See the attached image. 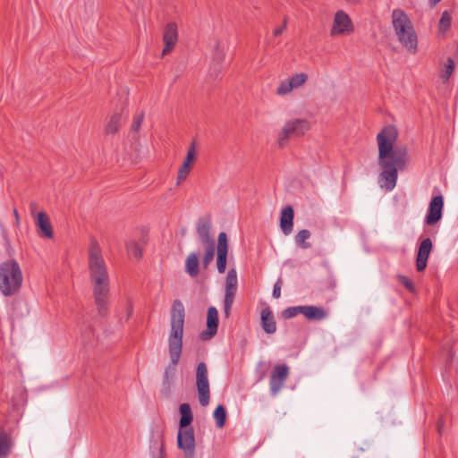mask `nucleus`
Segmentation results:
<instances>
[{"label":"nucleus","instance_id":"39448f33","mask_svg":"<svg viewBox=\"0 0 458 458\" xmlns=\"http://www.w3.org/2000/svg\"><path fill=\"white\" fill-rule=\"evenodd\" d=\"M22 279V273L17 261L11 259L0 264V292L4 296H12L18 293Z\"/></svg>","mask_w":458,"mask_h":458},{"label":"nucleus","instance_id":"dca6fc26","mask_svg":"<svg viewBox=\"0 0 458 458\" xmlns=\"http://www.w3.org/2000/svg\"><path fill=\"white\" fill-rule=\"evenodd\" d=\"M443 205V197L440 195L435 196L431 199L426 216V224L433 225L441 219Z\"/></svg>","mask_w":458,"mask_h":458},{"label":"nucleus","instance_id":"2f4dec72","mask_svg":"<svg viewBox=\"0 0 458 458\" xmlns=\"http://www.w3.org/2000/svg\"><path fill=\"white\" fill-rule=\"evenodd\" d=\"M128 254L130 256L134 257L135 259H139L142 255V250L140 245L134 242L131 241L126 245Z\"/></svg>","mask_w":458,"mask_h":458},{"label":"nucleus","instance_id":"f257e3e1","mask_svg":"<svg viewBox=\"0 0 458 458\" xmlns=\"http://www.w3.org/2000/svg\"><path fill=\"white\" fill-rule=\"evenodd\" d=\"M397 129L393 125L385 126L377 135L378 165L382 169L379 175L381 187L392 191L398 178V171L404 170L409 161L406 147L395 146Z\"/></svg>","mask_w":458,"mask_h":458},{"label":"nucleus","instance_id":"c85d7f7f","mask_svg":"<svg viewBox=\"0 0 458 458\" xmlns=\"http://www.w3.org/2000/svg\"><path fill=\"white\" fill-rule=\"evenodd\" d=\"M310 237V232L307 229L301 230L296 235H295V242L298 246H300L302 249H309L310 247V243L307 242L306 240H308Z\"/></svg>","mask_w":458,"mask_h":458},{"label":"nucleus","instance_id":"79ce46f5","mask_svg":"<svg viewBox=\"0 0 458 458\" xmlns=\"http://www.w3.org/2000/svg\"><path fill=\"white\" fill-rule=\"evenodd\" d=\"M13 216L15 218V225L18 226L20 225V216L16 208H13Z\"/></svg>","mask_w":458,"mask_h":458},{"label":"nucleus","instance_id":"4468645a","mask_svg":"<svg viewBox=\"0 0 458 458\" xmlns=\"http://www.w3.org/2000/svg\"><path fill=\"white\" fill-rule=\"evenodd\" d=\"M216 253H217V257H216L217 271L220 274H223V273H225V268H226L227 253H228L227 235L225 232H221L218 234Z\"/></svg>","mask_w":458,"mask_h":458},{"label":"nucleus","instance_id":"72a5a7b5","mask_svg":"<svg viewBox=\"0 0 458 458\" xmlns=\"http://www.w3.org/2000/svg\"><path fill=\"white\" fill-rule=\"evenodd\" d=\"M298 314H301V306L289 307L282 312V316L285 319L292 318Z\"/></svg>","mask_w":458,"mask_h":458},{"label":"nucleus","instance_id":"c9c22d12","mask_svg":"<svg viewBox=\"0 0 458 458\" xmlns=\"http://www.w3.org/2000/svg\"><path fill=\"white\" fill-rule=\"evenodd\" d=\"M143 120H144V113L143 112H140L139 114L134 116L133 122L131 124V128L132 132H137L140 130Z\"/></svg>","mask_w":458,"mask_h":458},{"label":"nucleus","instance_id":"f8f14e48","mask_svg":"<svg viewBox=\"0 0 458 458\" xmlns=\"http://www.w3.org/2000/svg\"><path fill=\"white\" fill-rule=\"evenodd\" d=\"M289 376V368L285 364L276 365L270 376V391L273 395L278 394Z\"/></svg>","mask_w":458,"mask_h":458},{"label":"nucleus","instance_id":"4be33fe9","mask_svg":"<svg viewBox=\"0 0 458 458\" xmlns=\"http://www.w3.org/2000/svg\"><path fill=\"white\" fill-rule=\"evenodd\" d=\"M124 120L125 115L123 114V109H121L120 111L114 113L110 116L109 121L105 126L106 134L116 133L119 131Z\"/></svg>","mask_w":458,"mask_h":458},{"label":"nucleus","instance_id":"6ab92c4d","mask_svg":"<svg viewBox=\"0 0 458 458\" xmlns=\"http://www.w3.org/2000/svg\"><path fill=\"white\" fill-rule=\"evenodd\" d=\"M432 250V242L429 238L424 239L419 247L416 267L419 272L423 271L427 267V261Z\"/></svg>","mask_w":458,"mask_h":458},{"label":"nucleus","instance_id":"f704fd0d","mask_svg":"<svg viewBox=\"0 0 458 458\" xmlns=\"http://www.w3.org/2000/svg\"><path fill=\"white\" fill-rule=\"evenodd\" d=\"M293 89L289 80L283 81L276 89L278 95H285Z\"/></svg>","mask_w":458,"mask_h":458},{"label":"nucleus","instance_id":"f03ea898","mask_svg":"<svg viewBox=\"0 0 458 458\" xmlns=\"http://www.w3.org/2000/svg\"><path fill=\"white\" fill-rule=\"evenodd\" d=\"M88 267L95 304L98 314L104 317L108 311L110 278L101 248L94 239L88 250Z\"/></svg>","mask_w":458,"mask_h":458},{"label":"nucleus","instance_id":"1a4fd4ad","mask_svg":"<svg viewBox=\"0 0 458 458\" xmlns=\"http://www.w3.org/2000/svg\"><path fill=\"white\" fill-rule=\"evenodd\" d=\"M238 279L234 268L228 271L225 279V292L224 299V313L226 318L230 316L231 309L237 292Z\"/></svg>","mask_w":458,"mask_h":458},{"label":"nucleus","instance_id":"e433bc0d","mask_svg":"<svg viewBox=\"0 0 458 458\" xmlns=\"http://www.w3.org/2000/svg\"><path fill=\"white\" fill-rule=\"evenodd\" d=\"M398 281L411 293L415 291L414 284L411 279L405 276H398Z\"/></svg>","mask_w":458,"mask_h":458},{"label":"nucleus","instance_id":"58836bf2","mask_svg":"<svg viewBox=\"0 0 458 458\" xmlns=\"http://www.w3.org/2000/svg\"><path fill=\"white\" fill-rule=\"evenodd\" d=\"M280 296H281V280H278L274 285L273 297L278 299V298H280Z\"/></svg>","mask_w":458,"mask_h":458},{"label":"nucleus","instance_id":"c756f323","mask_svg":"<svg viewBox=\"0 0 458 458\" xmlns=\"http://www.w3.org/2000/svg\"><path fill=\"white\" fill-rule=\"evenodd\" d=\"M214 419L218 428H223L226 420L225 409L223 405H218L214 411Z\"/></svg>","mask_w":458,"mask_h":458},{"label":"nucleus","instance_id":"5701e85b","mask_svg":"<svg viewBox=\"0 0 458 458\" xmlns=\"http://www.w3.org/2000/svg\"><path fill=\"white\" fill-rule=\"evenodd\" d=\"M301 314L309 320L319 321L327 318V311L321 308L312 305L301 306Z\"/></svg>","mask_w":458,"mask_h":458},{"label":"nucleus","instance_id":"6e6552de","mask_svg":"<svg viewBox=\"0 0 458 458\" xmlns=\"http://www.w3.org/2000/svg\"><path fill=\"white\" fill-rule=\"evenodd\" d=\"M208 371L205 362L201 361L196 368V387L201 406H207L210 400Z\"/></svg>","mask_w":458,"mask_h":458},{"label":"nucleus","instance_id":"a878e982","mask_svg":"<svg viewBox=\"0 0 458 458\" xmlns=\"http://www.w3.org/2000/svg\"><path fill=\"white\" fill-rule=\"evenodd\" d=\"M13 446L12 438L6 432H0V458H5L9 455Z\"/></svg>","mask_w":458,"mask_h":458},{"label":"nucleus","instance_id":"412c9836","mask_svg":"<svg viewBox=\"0 0 458 458\" xmlns=\"http://www.w3.org/2000/svg\"><path fill=\"white\" fill-rule=\"evenodd\" d=\"M261 327L263 330L269 335L276 333V322L274 313L269 307L263 309L260 312Z\"/></svg>","mask_w":458,"mask_h":458},{"label":"nucleus","instance_id":"ea45409f","mask_svg":"<svg viewBox=\"0 0 458 458\" xmlns=\"http://www.w3.org/2000/svg\"><path fill=\"white\" fill-rule=\"evenodd\" d=\"M90 335H91V329L89 328L87 331L82 332V338L85 342H90Z\"/></svg>","mask_w":458,"mask_h":458},{"label":"nucleus","instance_id":"20e7f679","mask_svg":"<svg viewBox=\"0 0 458 458\" xmlns=\"http://www.w3.org/2000/svg\"><path fill=\"white\" fill-rule=\"evenodd\" d=\"M392 23L399 41L410 54H414L418 40L408 15L401 9H394L392 13Z\"/></svg>","mask_w":458,"mask_h":458},{"label":"nucleus","instance_id":"c03bdc74","mask_svg":"<svg viewBox=\"0 0 458 458\" xmlns=\"http://www.w3.org/2000/svg\"><path fill=\"white\" fill-rule=\"evenodd\" d=\"M214 65H215V68H216V71L219 70L220 69V64L218 62H214Z\"/></svg>","mask_w":458,"mask_h":458},{"label":"nucleus","instance_id":"473e14b6","mask_svg":"<svg viewBox=\"0 0 458 458\" xmlns=\"http://www.w3.org/2000/svg\"><path fill=\"white\" fill-rule=\"evenodd\" d=\"M307 75L305 73H297L288 79L293 85V88H298L301 86L307 81Z\"/></svg>","mask_w":458,"mask_h":458},{"label":"nucleus","instance_id":"9d476101","mask_svg":"<svg viewBox=\"0 0 458 458\" xmlns=\"http://www.w3.org/2000/svg\"><path fill=\"white\" fill-rule=\"evenodd\" d=\"M353 31V24L349 15L343 10L335 13L330 34L334 37H344Z\"/></svg>","mask_w":458,"mask_h":458},{"label":"nucleus","instance_id":"b1692460","mask_svg":"<svg viewBox=\"0 0 458 458\" xmlns=\"http://www.w3.org/2000/svg\"><path fill=\"white\" fill-rule=\"evenodd\" d=\"M185 272L191 277H196L199 274V260L198 253L193 251L191 252L185 260Z\"/></svg>","mask_w":458,"mask_h":458},{"label":"nucleus","instance_id":"ddd939ff","mask_svg":"<svg viewBox=\"0 0 458 458\" xmlns=\"http://www.w3.org/2000/svg\"><path fill=\"white\" fill-rule=\"evenodd\" d=\"M178 40V27L174 22H169L165 25L163 33L164 47L162 50L163 55L171 54Z\"/></svg>","mask_w":458,"mask_h":458},{"label":"nucleus","instance_id":"423d86ee","mask_svg":"<svg viewBox=\"0 0 458 458\" xmlns=\"http://www.w3.org/2000/svg\"><path fill=\"white\" fill-rule=\"evenodd\" d=\"M211 220L208 216L199 217L196 224V233L199 241L204 248L202 266L206 269L212 262L215 256V240L210 233Z\"/></svg>","mask_w":458,"mask_h":458},{"label":"nucleus","instance_id":"aec40b11","mask_svg":"<svg viewBox=\"0 0 458 458\" xmlns=\"http://www.w3.org/2000/svg\"><path fill=\"white\" fill-rule=\"evenodd\" d=\"M294 212L292 206H286L282 209L280 217V227L284 235H289L293 228Z\"/></svg>","mask_w":458,"mask_h":458},{"label":"nucleus","instance_id":"393cba45","mask_svg":"<svg viewBox=\"0 0 458 458\" xmlns=\"http://www.w3.org/2000/svg\"><path fill=\"white\" fill-rule=\"evenodd\" d=\"M179 411L181 414L180 428H185L189 427L193 420V415L190 404L187 403H182L179 407Z\"/></svg>","mask_w":458,"mask_h":458},{"label":"nucleus","instance_id":"9b49d317","mask_svg":"<svg viewBox=\"0 0 458 458\" xmlns=\"http://www.w3.org/2000/svg\"><path fill=\"white\" fill-rule=\"evenodd\" d=\"M178 447L184 451L185 458H193L195 454V437L191 427L180 428L177 436Z\"/></svg>","mask_w":458,"mask_h":458},{"label":"nucleus","instance_id":"2eb2a0df","mask_svg":"<svg viewBox=\"0 0 458 458\" xmlns=\"http://www.w3.org/2000/svg\"><path fill=\"white\" fill-rule=\"evenodd\" d=\"M218 327V311L215 307H209L207 314V330L201 332L200 339L209 340L216 335Z\"/></svg>","mask_w":458,"mask_h":458},{"label":"nucleus","instance_id":"7ed1b4c3","mask_svg":"<svg viewBox=\"0 0 458 458\" xmlns=\"http://www.w3.org/2000/svg\"><path fill=\"white\" fill-rule=\"evenodd\" d=\"M184 317V307L182 301L175 300L171 310V332L168 338L171 363L165 369L162 384V393L166 397L170 394L176 366L182 354Z\"/></svg>","mask_w":458,"mask_h":458},{"label":"nucleus","instance_id":"cd10ccee","mask_svg":"<svg viewBox=\"0 0 458 458\" xmlns=\"http://www.w3.org/2000/svg\"><path fill=\"white\" fill-rule=\"evenodd\" d=\"M455 64L453 59H447V62L444 64V67L440 71V79L443 83H446L454 72Z\"/></svg>","mask_w":458,"mask_h":458},{"label":"nucleus","instance_id":"7c9ffc66","mask_svg":"<svg viewBox=\"0 0 458 458\" xmlns=\"http://www.w3.org/2000/svg\"><path fill=\"white\" fill-rule=\"evenodd\" d=\"M452 18L448 12H444L438 23V30L440 33L446 32L451 26Z\"/></svg>","mask_w":458,"mask_h":458},{"label":"nucleus","instance_id":"37998d69","mask_svg":"<svg viewBox=\"0 0 458 458\" xmlns=\"http://www.w3.org/2000/svg\"><path fill=\"white\" fill-rule=\"evenodd\" d=\"M158 458H165L164 449H163L162 445H161V447L159 449V456H158Z\"/></svg>","mask_w":458,"mask_h":458},{"label":"nucleus","instance_id":"a19ab883","mask_svg":"<svg viewBox=\"0 0 458 458\" xmlns=\"http://www.w3.org/2000/svg\"><path fill=\"white\" fill-rule=\"evenodd\" d=\"M37 208H38V204L34 201H31L30 204V213L32 216H34V214L37 210Z\"/></svg>","mask_w":458,"mask_h":458},{"label":"nucleus","instance_id":"f3484780","mask_svg":"<svg viewBox=\"0 0 458 458\" xmlns=\"http://www.w3.org/2000/svg\"><path fill=\"white\" fill-rule=\"evenodd\" d=\"M196 155H197V153H196L195 143L192 142L189 147L187 155L185 157V159H184L182 165L179 168L178 174H177V184H180L182 182H183L189 175V174L191 170V167H192V163L194 162V160L196 158Z\"/></svg>","mask_w":458,"mask_h":458},{"label":"nucleus","instance_id":"4c0bfd02","mask_svg":"<svg viewBox=\"0 0 458 458\" xmlns=\"http://www.w3.org/2000/svg\"><path fill=\"white\" fill-rule=\"evenodd\" d=\"M286 24H287V21L286 19L284 20V22L281 26L276 28L274 30H273V36L275 38H277L279 37L286 29Z\"/></svg>","mask_w":458,"mask_h":458},{"label":"nucleus","instance_id":"0eeeda50","mask_svg":"<svg viewBox=\"0 0 458 458\" xmlns=\"http://www.w3.org/2000/svg\"><path fill=\"white\" fill-rule=\"evenodd\" d=\"M310 129V123L307 119L294 118L288 120L278 132V146L284 148L291 139L304 135Z\"/></svg>","mask_w":458,"mask_h":458},{"label":"nucleus","instance_id":"a211bd4d","mask_svg":"<svg viewBox=\"0 0 458 458\" xmlns=\"http://www.w3.org/2000/svg\"><path fill=\"white\" fill-rule=\"evenodd\" d=\"M35 225L38 227V234L40 237L51 239L54 232L48 216L45 212H39L35 216Z\"/></svg>","mask_w":458,"mask_h":458},{"label":"nucleus","instance_id":"bb28decb","mask_svg":"<svg viewBox=\"0 0 458 458\" xmlns=\"http://www.w3.org/2000/svg\"><path fill=\"white\" fill-rule=\"evenodd\" d=\"M132 311V301L130 299H126L125 302L121 307V310L118 312L119 321H127L131 317Z\"/></svg>","mask_w":458,"mask_h":458}]
</instances>
